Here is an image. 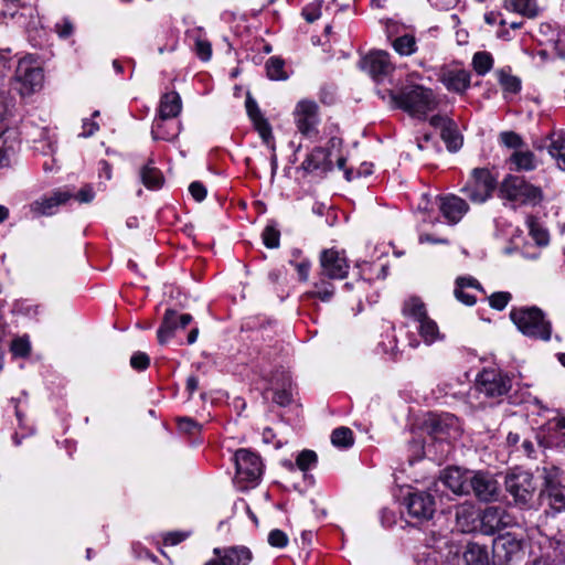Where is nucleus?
Segmentation results:
<instances>
[{
  "label": "nucleus",
  "mask_w": 565,
  "mask_h": 565,
  "mask_svg": "<svg viewBox=\"0 0 565 565\" xmlns=\"http://www.w3.org/2000/svg\"><path fill=\"white\" fill-rule=\"evenodd\" d=\"M402 313L405 318L419 323L428 317L426 305L418 297L412 296L407 298L402 308Z\"/></svg>",
  "instance_id": "nucleus-31"
},
{
  "label": "nucleus",
  "mask_w": 565,
  "mask_h": 565,
  "mask_svg": "<svg viewBox=\"0 0 565 565\" xmlns=\"http://www.w3.org/2000/svg\"><path fill=\"white\" fill-rule=\"evenodd\" d=\"M215 558L204 565H248L252 561V553L245 546H233L227 548H214Z\"/></svg>",
  "instance_id": "nucleus-21"
},
{
  "label": "nucleus",
  "mask_w": 565,
  "mask_h": 565,
  "mask_svg": "<svg viewBox=\"0 0 565 565\" xmlns=\"http://www.w3.org/2000/svg\"><path fill=\"white\" fill-rule=\"evenodd\" d=\"M493 57L489 52L480 51L473 54L472 67L480 76L486 75L493 67Z\"/></svg>",
  "instance_id": "nucleus-39"
},
{
  "label": "nucleus",
  "mask_w": 565,
  "mask_h": 565,
  "mask_svg": "<svg viewBox=\"0 0 565 565\" xmlns=\"http://www.w3.org/2000/svg\"><path fill=\"white\" fill-rule=\"evenodd\" d=\"M505 488L515 502L526 504L535 490L533 476L527 471L515 469L507 476Z\"/></svg>",
  "instance_id": "nucleus-9"
},
{
  "label": "nucleus",
  "mask_w": 565,
  "mask_h": 565,
  "mask_svg": "<svg viewBox=\"0 0 565 565\" xmlns=\"http://www.w3.org/2000/svg\"><path fill=\"white\" fill-rule=\"evenodd\" d=\"M553 548V555L544 554L533 562V565H559L565 558V546L561 540L550 543Z\"/></svg>",
  "instance_id": "nucleus-36"
},
{
  "label": "nucleus",
  "mask_w": 565,
  "mask_h": 565,
  "mask_svg": "<svg viewBox=\"0 0 565 565\" xmlns=\"http://www.w3.org/2000/svg\"><path fill=\"white\" fill-rule=\"evenodd\" d=\"M511 386L510 376L495 369H484L476 379V390L489 398H499L508 394Z\"/></svg>",
  "instance_id": "nucleus-7"
},
{
  "label": "nucleus",
  "mask_w": 565,
  "mask_h": 565,
  "mask_svg": "<svg viewBox=\"0 0 565 565\" xmlns=\"http://www.w3.org/2000/svg\"><path fill=\"white\" fill-rule=\"evenodd\" d=\"M500 196L518 204L536 205L542 201L543 193L523 178L508 175L500 185Z\"/></svg>",
  "instance_id": "nucleus-6"
},
{
  "label": "nucleus",
  "mask_w": 565,
  "mask_h": 565,
  "mask_svg": "<svg viewBox=\"0 0 565 565\" xmlns=\"http://www.w3.org/2000/svg\"><path fill=\"white\" fill-rule=\"evenodd\" d=\"M417 331L423 341L430 345L436 341L443 340L444 335L439 331L438 324L429 316L417 323Z\"/></svg>",
  "instance_id": "nucleus-32"
},
{
  "label": "nucleus",
  "mask_w": 565,
  "mask_h": 565,
  "mask_svg": "<svg viewBox=\"0 0 565 565\" xmlns=\"http://www.w3.org/2000/svg\"><path fill=\"white\" fill-rule=\"evenodd\" d=\"M393 47L399 55L409 56L417 50L415 36L411 34L398 36L394 40Z\"/></svg>",
  "instance_id": "nucleus-40"
},
{
  "label": "nucleus",
  "mask_w": 565,
  "mask_h": 565,
  "mask_svg": "<svg viewBox=\"0 0 565 565\" xmlns=\"http://www.w3.org/2000/svg\"><path fill=\"white\" fill-rule=\"evenodd\" d=\"M20 147L17 131L13 129H6L0 134V166H8L11 159L15 156Z\"/></svg>",
  "instance_id": "nucleus-29"
},
{
  "label": "nucleus",
  "mask_w": 565,
  "mask_h": 565,
  "mask_svg": "<svg viewBox=\"0 0 565 565\" xmlns=\"http://www.w3.org/2000/svg\"><path fill=\"white\" fill-rule=\"evenodd\" d=\"M189 191L198 202H201L206 198V189L199 181L192 182L189 186Z\"/></svg>",
  "instance_id": "nucleus-57"
},
{
  "label": "nucleus",
  "mask_w": 565,
  "mask_h": 565,
  "mask_svg": "<svg viewBox=\"0 0 565 565\" xmlns=\"http://www.w3.org/2000/svg\"><path fill=\"white\" fill-rule=\"evenodd\" d=\"M140 180L143 185L150 190L161 188L163 184V175L161 171L153 166L152 161H149L140 169Z\"/></svg>",
  "instance_id": "nucleus-33"
},
{
  "label": "nucleus",
  "mask_w": 565,
  "mask_h": 565,
  "mask_svg": "<svg viewBox=\"0 0 565 565\" xmlns=\"http://www.w3.org/2000/svg\"><path fill=\"white\" fill-rule=\"evenodd\" d=\"M441 138L447 143V147L451 151H456L461 146V139L457 131V126L455 121H451V125H448L441 131Z\"/></svg>",
  "instance_id": "nucleus-46"
},
{
  "label": "nucleus",
  "mask_w": 565,
  "mask_h": 565,
  "mask_svg": "<svg viewBox=\"0 0 565 565\" xmlns=\"http://www.w3.org/2000/svg\"><path fill=\"white\" fill-rule=\"evenodd\" d=\"M182 110V100L177 92H169L161 96L158 116L153 120L151 135L154 140L172 141L180 134L179 122H170L171 131H162L163 124L167 120L177 118Z\"/></svg>",
  "instance_id": "nucleus-2"
},
{
  "label": "nucleus",
  "mask_w": 565,
  "mask_h": 565,
  "mask_svg": "<svg viewBox=\"0 0 565 565\" xmlns=\"http://www.w3.org/2000/svg\"><path fill=\"white\" fill-rule=\"evenodd\" d=\"M463 561L466 565H488V551L478 543H468L463 552Z\"/></svg>",
  "instance_id": "nucleus-34"
},
{
  "label": "nucleus",
  "mask_w": 565,
  "mask_h": 565,
  "mask_svg": "<svg viewBox=\"0 0 565 565\" xmlns=\"http://www.w3.org/2000/svg\"><path fill=\"white\" fill-rule=\"evenodd\" d=\"M191 321L192 316L189 313L178 315L175 310H166L162 323L157 332L159 343H168L178 329H184Z\"/></svg>",
  "instance_id": "nucleus-19"
},
{
  "label": "nucleus",
  "mask_w": 565,
  "mask_h": 565,
  "mask_svg": "<svg viewBox=\"0 0 565 565\" xmlns=\"http://www.w3.org/2000/svg\"><path fill=\"white\" fill-rule=\"evenodd\" d=\"M194 51L198 57L204 62L210 61L212 57L211 43L200 34L194 38Z\"/></svg>",
  "instance_id": "nucleus-47"
},
{
  "label": "nucleus",
  "mask_w": 565,
  "mask_h": 565,
  "mask_svg": "<svg viewBox=\"0 0 565 565\" xmlns=\"http://www.w3.org/2000/svg\"><path fill=\"white\" fill-rule=\"evenodd\" d=\"M494 188L495 180L490 171L484 168H476L472 170L471 177L461 189V192L472 203H483L491 196Z\"/></svg>",
  "instance_id": "nucleus-8"
},
{
  "label": "nucleus",
  "mask_w": 565,
  "mask_h": 565,
  "mask_svg": "<svg viewBox=\"0 0 565 565\" xmlns=\"http://www.w3.org/2000/svg\"><path fill=\"white\" fill-rule=\"evenodd\" d=\"M236 472L234 482L241 490L255 487L263 475L260 457L248 449H238L234 455Z\"/></svg>",
  "instance_id": "nucleus-5"
},
{
  "label": "nucleus",
  "mask_w": 565,
  "mask_h": 565,
  "mask_svg": "<svg viewBox=\"0 0 565 565\" xmlns=\"http://www.w3.org/2000/svg\"><path fill=\"white\" fill-rule=\"evenodd\" d=\"M15 89L21 96L40 90L44 83V71L40 60L31 54L21 57L14 72Z\"/></svg>",
  "instance_id": "nucleus-4"
},
{
  "label": "nucleus",
  "mask_w": 565,
  "mask_h": 565,
  "mask_svg": "<svg viewBox=\"0 0 565 565\" xmlns=\"http://www.w3.org/2000/svg\"><path fill=\"white\" fill-rule=\"evenodd\" d=\"M31 350L30 341L26 338L14 339L11 343V351L14 356L24 358Z\"/></svg>",
  "instance_id": "nucleus-51"
},
{
  "label": "nucleus",
  "mask_w": 565,
  "mask_h": 565,
  "mask_svg": "<svg viewBox=\"0 0 565 565\" xmlns=\"http://www.w3.org/2000/svg\"><path fill=\"white\" fill-rule=\"evenodd\" d=\"M297 466L300 470H308L317 462V455L312 450H303L297 457Z\"/></svg>",
  "instance_id": "nucleus-50"
},
{
  "label": "nucleus",
  "mask_w": 565,
  "mask_h": 565,
  "mask_svg": "<svg viewBox=\"0 0 565 565\" xmlns=\"http://www.w3.org/2000/svg\"><path fill=\"white\" fill-rule=\"evenodd\" d=\"M430 433L439 440L455 439L460 435L459 419L452 414H441L430 419Z\"/></svg>",
  "instance_id": "nucleus-20"
},
{
  "label": "nucleus",
  "mask_w": 565,
  "mask_h": 565,
  "mask_svg": "<svg viewBox=\"0 0 565 565\" xmlns=\"http://www.w3.org/2000/svg\"><path fill=\"white\" fill-rule=\"evenodd\" d=\"M436 200L438 209L448 224L459 223L469 211L468 203L456 194L439 195Z\"/></svg>",
  "instance_id": "nucleus-16"
},
{
  "label": "nucleus",
  "mask_w": 565,
  "mask_h": 565,
  "mask_svg": "<svg viewBox=\"0 0 565 565\" xmlns=\"http://www.w3.org/2000/svg\"><path fill=\"white\" fill-rule=\"evenodd\" d=\"M322 0H315L302 9V17L309 23L317 21L321 17Z\"/></svg>",
  "instance_id": "nucleus-48"
},
{
  "label": "nucleus",
  "mask_w": 565,
  "mask_h": 565,
  "mask_svg": "<svg viewBox=\"0 0 565 565\" xmlns=\"http://www.w3.org/2000/svg\"><path fill=\"white\" fill-rule=\"evenodd\" d=\"M149 364H150V359L143 352H136L130 358V365L135 370L143 371L149 366Z\"/></svg>",
  "instance_id": "nucleus-56"
},
{
  "label": "nucleus",
  "mask_w": 565,
  "mask_h": 565,
  "mask_svg": "<svg viewBox=\"0 0 565 565\" xmlns=\"http://www.w3.org/2000/svg\"><path fill=\"white\" fill-rule=\"evenodd\" d=\"M274 402L279 406H287L292 401V383L288 373H279L273 382Z\"/></svg>",
  "instance_id": "nucleus-28"
},
{
  "label": "nucleus",
  "mask_w": 565,
  "mask_h": 565,
  "mask_svg": "<svg viewBox=\"0 0 565 565\" xmlns=\"http://www.w3.org/2000/svg\"><path fill=\"white\" fill-rule=\"evenodd\" d=\"M56 32L61 38H68L73 33V24L68 20H63L62 23L55 25Z\"/></svg>",
  "instance_id": "nucleus-62"
},
{
  "label": "nucleus",
  "mask_w": 565,
  "mask_h": 565,
  "mask_svg": "<svg viewBox=\"0 0 565 565\" xmlns=\"http://www.w3.org/2000/svg\"><path fill=\"white\" fill-rule=\"evenodd\" d=\"M536 149L546 148L550 156L556 160L557 167L565 170V132L557 131L551 134L550 138L543 143H535Z\"/></svg>",
  "instance_id": "nucleus-27"
},
{
  "label": "nucleus",
  "mask_w": 565,
  "mask_h": 565,
  "mask_svg": "<svg viewBox=\"0 0 565 565\" xmlns=\"http://www.w3.org/2000/svg\"><path fill=\"white\" fill-rule=\"evenodd\" d=\"M71 194L66 191H55L51 195L42 196L30 204V211L35 216H50L55 209L68 201Z\"/></svg>",
  "instance_id": "nucleus-23"
},
{
  "label": "nucleus",
  "mask_w": 565,
  "mask_h": 565,
  "mask_svg": "<svg viewBox=\"0 0 565 565\" xmlns=\"http://www.w3.org/2000/svg\"><path fill=\"white\" fill-rule=\"evenodd\" d=\"M178 426L181 431L189 435H194L201 430V425L190 417L179 418Z\"/></svg>",
  "instance_id": "nucleus-54"
},
{
  "label": "nucleus",
  "mask_w": 565,
  "mask_h": 565,
  "mask_svg": "<svg viewBox=\"0 0 565 565\" xmlns=\"http://www.w3.org/2000/svg\"><path fill=\"white\" fill-rule=\"evenodd\" d=\"M456 522L462 532H471L476 529L479 515L472 503H462L456 508Z\"/></svg>",
  "instance_id": "nucleus-30"
},
{
  "label": "nucleus",
  "mask_w": 565,
  "mask_h": 565,
  "mask_svg": "<svg viewBox=\"0 0 565 565\" xmlns=\"http://www.w3.org/2000/svg\"><path fill=\"white\" fill-rule=\"evenodd\" d=\"M295 120L298 130L306 137L316 132L318 125V105L311 100H301L295 109Z\"/></svg>",
  "instance_id": "nucleus-17"
},
{
  "label": "nucleus",
  "mask_w": 565,
  "mask_h": 565,
  "mask_svg": "<svg viewBox=\"0 0 565 565\" xmlns=\"http://www.w3.org/2000/svg\"><path fill=\"white\" fill-rule=\"evenodd\" d=\"M321 274L329 279H344L349 273V262L343 252L326 249L320 255Z\"/></svg>",
  "instance_id": "nucleus-11"
},
{
  "label": "nucleus",
  "mask_w": 565,
  "mask_h": 565,
  "mask_svg": "<svg viewBox=\"0 0 565 565\" xmlns=\"http://www.w3.org/2000/svg\"><path fill=\"white\" fill-rule=\"evenodd\" d=\"M481 531L491 535L514 524L513 518L501 507H488L479 514Z\"/></svg>",
  "instance_id": "nucleus-12"
},
{
  "label": "nucleus",
  "mask_w": 565,
  "mask_h": 565,
  "mask_svg": "<svg viewBox=\"0 0 565 565\" xmlns=\"http://www.w3.org/2000/svg\"><path fill=\"white\" fill-rule=\"evenodd\" d=\"M298 276L301 280L306 281L309 277L310 263L309 262H300L295 264Z\"/></svg>",
  "instance_id": "nucleus-64"
},
{
  "label": "nucleus",
  "mask_w": 565,
  "mask_h": 565,
  "mask_svg": "<svg viewBox=\"0 0 565 565\" xmlns=\"http://www.w3.org/2000/svg\"><path fill=\"white\" fill-rule=\"evenodd\" d=\"M540 445L547 448L565 447V418L555 417L543 425L536 434Z\"/></svg>",
  "instance_id": "nucleus-14"
},
{
  "label": "nucleus",
  "mask_w": 565,
  "mask_h": 565,
  "mask_svg": "<svg viewBox=\"0 0 565 565\" xmlns=\"http://www.w3.org/2000/svg\"><path fill=\"white\" fill-rule=\"evenodd\" d=\"M483 502L495 501L500 494V484L493 475L478 471L470 475L469 492Z\"/></svg>",
  "instance_id": "nucleus-10"
},
{
  "label": "nucleus",
  "mask_w": 565,
  "mask_h": 565,
  "mask_svg": "<svg viewBox=\"0 0 565 565\" xmlns=\"http://www.w3.org/2000/svg\"><path fill=\"white\" fill-rule=\"evenodd\" d=\"M510 160L515 166V170L518 171H531L536 167L535 157L529 150L515 151L511 156Z\"/></svg>",
  "instance_id": "nucleus-38"
},
{
  "label": "nucleus",
  "mask_w": 565,
  "mask_h": 565,
  "mask_svg": "<svg viewBox=\"0 0 565 565\" xmlns=\"http://www.w3.org/2000/svg\"><path fill=\"white\" fill-rule=\"evenodd\" d=\"M498 81L502 86L504 92L515 94L521 89V81L504 70H500L497 72Z\"/></svg>",
  "instance_id": "nucleus-45"
},
{
  "label": "nucleus",
  "mask_w": 565,
  "mask_h": 565,
  "mask_svg": "<svg viewBox=\"0 0 565 565\" xmlns=\"http://www.w3.org/2000/svg\"><path fill=\"white\" fill-rule=\"evenodd\" d=\"M470 79V73L462 68H445L439 75L445 87L457 94H463L469 88Z\"/></svg>",
  "instance_id": "nucleus-24"
},
{
  "label": "nucleus",
  "mask_w": 565,
  "mask_h": 565,
  "mask_svg": "<svg viewBox=\"0 0 565 565\" xmlns=\"http://www.w3.org/2000/svg\"><path fill=\"white\" fill-rule=\"evenodd\" d=\"M545 490L553 509L565 510V478L557 468H552L545 475Z\"/></svg>",
  "instance_id": "nucleus-18"
},
{
  "label": "nucleus",
  "mask_w": 565,
  "mask_h": 565,
  "mask_svg": "<svg viewBox=\"0 0 565 565\" xmlns=\"http://www.w3.org/2000/svg\"><path fill=\"white\" fill-rule=\"evenodd\" d=\"M405 503L408 514L419 521L431 519L436 511L433 495L425 491L409 493Z\"/></svg>",
  "instance_id": "nucleus-13"
},
{
  "label": "nucleus",
  "mask_w": 565,
  "mask_h": 565,
  "mask_svg": "<svg viewBox=\"0 0 565 565\" xmlns=\"http://www.w3.org/2000/svg\"><path fill=\"white\" fill-rule=\"evenodd\" d=\"M98 124L95 122L93 119H84L83 131L79 134V136L84 138L90 137L98 130Z\"/></svg>",
  "instance_id": "nucleus-60"
},
{
  "label": "nucleus",
  "mask_w": 565,
  "mask_h": 565,
  "mask_svg": "<svg viewBox=\"0 0 565 565\" xmlns=\"http://www.w3.org/2000/svg\"><path fill=\"white\" fill-rule=\"evenodd\" d=\"M246 110L249 118L253 120L256 130L259 136L273 150H275V146L270 145L273 139L271 128L268 121L263 117L257 103L252 99L249 96L246 98Z\"/></svg>",
  "instance_id": "nucleus-26"
},
{
  "label": "nucleus",
  "mask_w": 565,
  "mask_h": 565,
  "mask_svg": "<svg viewBox=\"0 0 565 565\" xmlns=\"http://www.w3.org/2000/svg\"><path fill=\"white\" fill-rule=\"evenodd\" d=\"M465 288L462 287H459L456 285V288H455V297L460 301L462 302L463 305H467V306H472L476 303V297L468 294V292H465L463 291Z\"/></svg>",
  "instance_id": "nucleus-58"
},
{
  "label": "nucleus",
  "mask_w": 565,
  "mask_h": 565,
  "mask_svg": "<svg viewBox=\"0 0 565 565\" xmlns=\"http://www.w3.org/2000/svg\"><path fill=\"white\" fill-rule=\"evenodd\" d=\"M470 475L463 473L459 468L445 469L440 476V483L456 494L469 493Z\"/></svg>",
  "instance_id": "nucleus-25"
},
{
  "label": "nucleus",
  "mask_w": 565,
  "mask_h": 565,
  "mask_svg": "<svg viewBox=\"0 0 565 565\" xmlns=\"http://www.w3.org/2000/svg\"><path fill=\"white\" fill-rule=\"evenodd\" d=\"M186 537L188 533L185 532H170L164 536L163 541L166 545H177Z\"/></svg>",
  "instance_id": "nucleus-59"
},
{
  "label": "nucleus",
  "mask_w": 565,
  "mask_h": 565,
  "mask_svg": "<svg viewBox=\"0 0 565 565\" xmlns=\"http://www.w3.org/2000/svg\"><path fill=\"white\" fill-rule=\"evenodd\" d=\"M452 119L447 116L435 115L430 118L429 122L433 127L439 128L441 131L448 125H451Z\"/></svg>",
  "instance_id": "nucleus-61"
},
{
  "label": "nucleus",
  "mask_w": 565,
  "mask_h": 565,
  "mask_svg": "<svg viewBox=\"0 0 565 565\" xmlns=\"http://www.w3.org/2000/svg\"><path fill=\"white\" fill-rule=\"evenodd\" d=\"M328 279V277H323L320 273L319 280L315 282V289L308 292V296L319 298L324 302L330 301L334 295V286Z\"/></svg>",
  "instance_id": "nucleus-37"
},
{
  "label": "nucleus",
  "mask_w": 565,
  "mask_h": 565,
  "mask_svg": "<svg viewBox=\"0 0 565 565\" xmlns=\"http://www.w3.org/2000/svg\"><path fill=\"white\" fill-rule=\"evenodd\" d=\"M377 94L392 107L402 108L412 116H424L436 106L433 90L419 85L406 87L399 94L392 89H387L383 94L379 90Z\"/></svg>",
  "instance_id": "nucleus-1"
},
{
  "label": "nucleus",
  "mask_w": 565,
  "mask_h": 565,
  "mask_svg": "<svg viewBox=\"0 0 565 565\" xmlns=\"http://www.w3.org/2000/svg\"><path fill=\"white\" fill-rule=\"evenodd\" d=\"M300 168L308 172L324 173L333 168L332 150L318 147L301 163Z\"/></svg>",
  "instance_id": "nucleus-22"
},
{
  "label": "nucleus",
  "mask_w": 565,
  "mask_h": 565,
  "mask_svg": "<svg viewBox=\"0 0 565 565\" xmlns=\"http://www.w3.org/2000/svg\"><path fill=\"white\" fill-rule=\"evenodd\" d=\"M526 224L529 227L530 235L537 245L543 246L548 243L550 236L547 231L539 223V221L534 216H529L526 220Z\"/></svg>",
  "instance_id": "nucleus-41"
},
{
  "label": "nucleus",
  "mask_w": 565,
  "mask_h": 565,
  "mask_svg": "<svg viewBox=\"0 0 565 565\" xmlns=\"http://www.w3.org/2000/svg\"><path fill=\"white\" fill-rule=\"evenodd\" d=\"M493 548H494V552L498 554H499L500 550H505L507 558L509 559V558H511L512 554L521 551L522 543H521V541H519L514 537L504 536L494 542Z\"/></svg>",
  "instance_id": "nucleus-44"
},
{
  "label": "nucleus",
  "mask_w": 565,
  "mask_h": 565,
  "mask_svg": "<svg viewBox=\"0 0 565 565\" xmlns=\"http://www.w3.org/2000/svg\"><path fill=\"white\" fill-rule=\"evenodd\" d=\"M456 285L459 286V287H462V288L471 287V288H475V289H478V290H482V288H481L480 284L478 282V280H476L472 277H458L456 279Z\"/></svg>",
  "instance_id": "nucleus-63"
},
{
  "label": "nucleus",
  "mask_w": 565,
  "mask_h": 565,
  "mask_svg": "<svg viewBox=\"0 0 565 565\" xmlns=\"http://www.w3.org/2000/svg\"><path fill=\"white\" fill-rule=\"evenodd\" d=\"M511 298L512 296L510 292L499 291L490 296L489 302L492 308L497 310H503L511 300Z\"/></svg>",
  "instance_id": "nucleus-52"
},
{
  "label": "nucleus",
  "mask_w": 565,
  "mask_h": 565,
  "mask_svg": "<svg viewBox=\"0 0 565 565\" xmlns=\"http://www.w3.org/2000/svg\"><path fill=\"white\" fill-rule=\"evenodd\" d=\"M512 322L524 335L547 341L551 338V323L537 307L513 308L510 312Z\"/></svg>",
  "instance_id": "nucleus-3"
},
{
  "label": "nucleus",
  "mask_w": 565,
  "mask_h": 565,
  "mask_svg": "<svg viewBox=\"0 0 565 565\" xmlns=\"http://www.w3.org/2000/svg\"><path fill=\"white\" fill-rule=\"evenodd\" d=\"M363 67L377 83L384 82L395 70L390 54L384 51H374L366 55L363 60Z\"/></svg>",
  "instance_id": "nucleus-15"
},
{
  "label": "nucleus",
  "mask_w": 565,
  "mask_h": 565,
  "mask_svg": "<svg viewBox=\"0 0 565 565\" xmlns=\"http://www.w3.org/2000/svg\"><path fill=\"white\" fill-rule=\"evenodd\" d=\"M333 446L339 448H349L353 445V433L348 427L335 428L331 434Z\"/></svg>",
  "instance_id": "nucleus-42"
},
{
  "label": "nucleus",
  "mask_w": 565,
  "mask_h": 565,
  "mask_svg": "<svg viewBox=\"0 0 565 565\" xmlns=\"http://www.w3.org/2000/svg\"><path fill=\"white\" fill-rule=\"evenodd\" d=\"M284 61L278 57H270L266 62V72L270 79L273 81H285L288 78V75L286 74L284 70Z\"/></svg>",
  "instance_id": "nucleus-43"
},
{
  "label": "nucleus",
  "mask_w": 565,
  "mask_h": 565,
  "mask_svg": "<svg viewBox=\"0 0 565 565\" xmlns=\"http://www.w3.org/2000/svg\"><path fill=\"white\" fill-rule=\"evenodd\" d=\"M501 142L508 148H520L522 146L521 137L513 131H504L500 134Z\"/></svg>",
  "instance_id": "nucleus-55"
},
{
  "label": "nucleus",
  "mask_w": 565,
  "mask_h": 565,
  "mask_svg": "<svg viewBox=\"0 0 565 565\" xmlns=\"http://www.w3.org/2000/svg\"><path fill=\"white\" fill-rule=\"evenodd\" d=\"M263 242L268 248H277L279 246L280 233L274 226L268 225L263 232Z\"/></svg>",
  "instance_id": "nucleus-49"
},
{
  "label": "nucleus",
  "mask_w": 565,
  "mask_h": 565,
  "mask_svg": "<svg viewBox=\"0 0 565 565\" xmlns=\"http://www.w3.org/2000/svg\"><path fill=\"white\" fill-rule=\"evenodd\" d=\"M504 8L527 18H535L539 13L534 0H504Z\"/></svg>",
  "instance_id": "nucleus-35"
},
{
  "label": "nucleus",
  "mask_w": 565,
  "mask_h": 565,
  "mask_svg": "<svg viewBox=\"0 0 565 565\" xmlns=\"http://www.w3.org/2000/svg\"><path fill=\"white\" fill-rule=\"evenodd\" d=\"M288 541L287 534L281 530L275 529L268 534V543L273 547L282 548L287 546Z\"/></svg>",
  "instance_id": "nucleus-53"
}]
</instances>
